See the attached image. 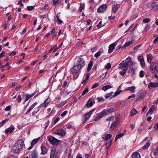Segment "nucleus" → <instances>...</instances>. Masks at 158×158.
Returning a JSON list of instances; mask_svg holds the SVG:
<instances>
[{"instance_id":"50","label":"nucleus","mask_w":158,"mask_h":158,"mask_svg":"<svg viewBox=\"0 0 158 158\" xmlns=\"http://www.w3.org/2000/svg\"><path fill=\"white\" fill-rule=\"evenodd\" d=\"M11 107L10 106H7L5 109V110L6 111H9Z\"/></svg>"},{"instance_id":"31","label":"nucleus","mask_w":158,"mask_h":158,"mask_svg":"<svg viewBox=\"0 0 158 158\" xmlns=\"http://www.w3.org/2000/svg\"><path fill=\"white\" fill-rule=\"evenodd\" d=\"M40 139V137H39L35 139H33L31 142V144H32V145H34L35 144L38 142V141Z\"/></svg>"},{"instance_id":"60","label":"nucleus","mask_w":158,"mask_h":158,"mask_svg":"<svg viewBox=\"0 0 158 158\" xmlns=\"http://www.w3.org/2000/svg\"><path fill=\"white\" fill-rule=\"evenodd\" d=\"M16 54V52L13 51L10 53V56L15 55Z\"/></svg>"},{"instance_id":"7","label":"nucleus","mask_w":158,"mask_h":158,"mask_svg":"<svg viewBox=\"0 0 158 158\" xmlns=\"http://www.w3.org/2000/svg\"><path fill=\"white\" fill-rule=\"evenodd\" d=\"M111 137L112 135L110 134H107L106 136L105 140L106 141V148H109L111 144L112 140H111Z\"/></svg>"},{"instance_id":"33","label":"nucleus","mask_w":158,"mask_h":158,"mask_svg":"<svg viewBox=\"0 0 158 158\" xmlns=\"http://www.w3.org/2000/svg\"><path fill=\"white\" fill-rule=\"evenodd\" d=\"M123 133H119L115 137V140H117L118 139L122 137L124 135Z\"/></svg>"},{"instance_id":"54","label":"nucleus","mask_w":158,"mask_h":158,"mask_svg":"<svg viewBox=\"0 0 158 158\" xmlns=\"http://www.w3.org/2000/svg\"><path fill=\"white\" fill-rule=\"evenodd\" d=\"M154 128L158 130V122L156 123L154 126Z\"/></svg>"},{"instance_id":"8","label":"nucleus","mask_w":158,"mask_h":158,"mask_svg":"<svg viewBox=\"0 0 158 158\" xmlns=\"http://www.w3.org/2000/svg\"><path fill=\"white\" fill-rule=\"evenodd\" d=\"M56 152V149L55 148H52L51 149L50 156V158H58L59 155L57 153L55 154Z\"/></svg>"},{"instance_id":"42","label":"nucleus","mask_w":158,"mask_h":158,"mask_svg":"<svg viewBox=\"0 0 158 158\" xmlns=\"http://www.w3.org/2000/svg\"><path fill=\"white\" fill-rule=\"evenodd\" d=\"M152 8L154 10H158V5H152Z\"/></svg>"},{"instance_id":"34","label":"nucleus","mask_w":158,"mask_h":158,"mask_svg":"<svg viewBox=\"0 0 158 158\" xmlns=\"http://www.w3.org/2000/svg\"><path fill=\"white\" fill-rule=\"evenodd\" d=\"M103 52L102 51L99 50L98 52H97L96 53H95L94 55L95 57H98L99 56L101 55L102 53Z\"/></svg>"},{"instance_id":"19","label":"nucleus","mask_w":158,"mask_h":158,"mask_svg":"<svg viewBox=\"0 0 158 158\" xmlns=\"http://www.w3.org/2000/svg\"><path fill=\"white\" fill-rule=\"evenodd\" d=\"M157 87H158V83L150 82L148 85V87L150 89H152L153 88Z\"/></svg>"},{"instance_id":"48","label":"nucleus","mask_w":158,"mask_h":158,"mask_svg":"<svg viewBox=\"0 0 158 158\" xmlns=\"http://www.w3.org/2000/svg\"><path fill=\"white\" fill-rule=\"evenodd\" d=\"M145 74L144 72L143 71H141L140 72L139 76L140 77H143Z\"/></svg>"},{"instance_id":"41","label":"nucleus","mask_w":158,"mask_h":158,"mask_svg":"<svg viewBox=\"0 0 158 158\" xmlns=\"http://www.w3.org/2000/svg\"><path fill=\"white\" fill-rule=\"evenodd\" d=\"M105 23L103 24H102V22L101 21L97 25V27L98 28H100L104 26L105 25Z\"/></svg>"},{"instance_id":"58","label":"nucleus","mask_w":158,"mask_h":158,"mask_svg":"<svg viewBox=\"0 0 158 158\" xmlns=\"http://www.w3.org/2000/svg\"><path fill=\"white\" fill-rule=\"evenodd\" d=\"M109 19H110L113 20L115 19V16H112L111 15L110 16H109Z\"/></svg>"},{"instance_id":"23","label":"nucleus","mask_w":158,"mask_h":158,"mask_svg":"<svg viewBox=\"0 0 158 158\" xmlns=\"http://www.w3.org/2000/svg\"><path fill=\"white\" fill-rule=\"evenodd\" d=\"M132 156L133 158H140V155L138 152H135L132 154Z\"/></svg>"},{"instance_id":"17","label":"nucleus","mask_w":158,"mask_h":158,"mask_svg":"<svg viewBox=\"0 0 158 158\" xmlns=\"http://www.w3.org/2000/svg\"><path fill=\"white\" fill-rule=\"evenodd\" d=\"M118 120V118H116L115 121L111 124L110 127V129L111 131H113L117 126Z\"/></svg>"},{"instance_id":"12","label":"nucleus","mask_w":158,"mask_h":158,"mask_svg":"<svg viewBox=\"0 0 158 158\" xmlns=\"http://www.w3.org/2000/svg\"><path fill=\"white\" fill-rule=\"evenodd\" d=\"M146 94V91L145 90H141L139 92V97L140 98H144Z\"/></svg>"},{"instance_id":"14","label":"nucleus","mask_w":158,"mask_h":158,"mask_svg":"<svg viewBox=\"0 0 158 158\" xmlns=\"http://www.w3.org/2000/svg\"><path fill=\"white\" fill-rule=\"evenodd\" d=\"M15 128L14 126H11L5 130V133L6 134L11 133L14 131Z\"/></svg>"},{"instance_id":"6","label":"nucleus","mask_w":158,"mask_h":158,"mask_svg":"<svg viewBox=\"0 0 158 158\" xmlns=\"http://www.w3.org/2000/svg\"><path fill=\"white\" fill-rule=\"evenodd\" d=\"M48 140L49 143L52 145H57L59 144L60 141L52 136H48Z\"/></svg>"},{"instance_id":"24","label":"nucleus","mask_w":158,"mask_h":158,"mask_svg":"<svg viewBox=\"0 0 158 158\" xmlns=\"http://www.w3.org/2000/svg\"><path fill=\"white\" fill-rule=\"evenodd\" d=\"M41 154L42 155H44L47 153V149L44 146H41Z\"/></svg>"},{"instance_id":"4","label":"nucleus","mask_w":158,"mask_h":158,"mask_svg":"<svg viewBox=\"0 0 158 158\" xmlns=\"http://www.w3.org/2000/svg\"><path fill=\"white\" fill-rule=\"evenodd\" d=\"M51 100L49 98H48L44 102L41 104L36 109V110H34L32 112V114L35 115V114L40 110L41 107L45 108L50 103Z\"/></svg>"},{"instance_id":"35","label":"nucleus","mask_w":158,"mask_h":158,"mask_svg":"<svg viewBox=\"0 0 158 158\" xmlns=\"http://www.w3.org/2000/svg\"><path fill=\"white\" fill-rule=\"evenodd\" d=\"M32 158H36L38 156L37 153L36 151H35L32 153Z\"/></svg>"},{"instance_id":"10","label":"nucleus","mask_w":158,"mask_h":158,"mask_svg":"<svg viewBox=\"0 0 158 158\" xmlns=\"http://www.w3.org/2000/svg\"><path fill=\"white\" fill-rule=\"evenodd\" d=\"M81 68L79 66L76 65L71 69L72 72L73 73H78Z\"/></svg>"},{"instance_id":"57","label":"nucleus","mask_w":158,"mask_h":158,"mask_svg":"<svg viewBox=\"0 0 158 158\" xmlns=\"http://www.w3.org/2000/svg\"><path fill=\"white\" fill-rule=\"evenodd\" d=\"M135 94H133L131 96H129L128 97V98L130 99L132 97H135Z\"/></svg>"},{"instance_id":"53","label":"nucleus","mask_w":158,"mask_h":158,"mask_svg":"<svg viewBox=\"0 0 158 158\" xmlns=\"http://www.w3.org/2000/svg\"><path fill=\"white\" fill-rule=\"evenodd\" d=\"M18 99L19 102L20 103L21 102V101L22 100V98L21 97V95H19L18 96Z\"/></svg>"},{"instance_id":"43","label":"nucleus","mask_w":158,"mask_h":158,"mask_svg":"<svg viewBox=\"0 0 158 158\" xmlns=\"http://www.w3.org/2000/svg\"><path fill=\"white\" fill-rule=\"evenodd\" d=\"M89 91L88 89V88H86L83 92L82 93V95L83 96L85 95L86 93H87Z\"/></svg>"},{"instance_id":"25","label":"nucleus","mask_w":158,"mask_h":158,"mask_svg":"<svg viewBox=\"0 0 158 158\" xmlns=\"http://www.w3.org/2000/svg\"><path fill=\"white\" fill-rule=\"evenodd\" d=\"M147 60L149 63H150L152 62V60L153 58V57L152 54H149L147 55Z\"/></svg>"},{"instance_id":"16","label":"nucleus","mask_w":158,"mask_h":158,"mask_svg":"<svg viewBox=\"0 0 158 158\" xmlns=\"http://www.w3.org/2000/svg\"><path fill=\"white\" fill-rule=\"evenodd\" d=\"M55 134L62 136H64L66 134V133L63 129H60L57 130L55 132Z\"/></svg>"},{"instance_id":"15","label":"nucleus","mask_w":158,"mask_h":158,"mask_svg":"<svg viewBox=\"0 0 158 158\" xmlns=\"http://www.w3.org/2000/svg\"><path fill=\"white\" fill-rule=\"evenodd\" d=\"M77 64H76V65L79 66L81 68L85 65V61L83 59L81 58H80L79 59Z\"/></svg>"},{"instance_id":"11","label":"nucleus","mask_w":158,"mask_h":158,"mask_svg":"<svg viewBox=\"0 0 158 158\" xmlns=\"http://www.w3.org/2000/svg\"><path fill=\"white\" fill-rule=\"evenodd\" d=\"M95 109H92L89 112L85 114V120L84 121V123H85L90 118L92 112Z\"/></svg>"},{"instance_id":"3","label":"nucleus","mask_w":158,"mask_h":158,"mask_svg":"<svg viewBox=\"0 0 158 158\" xmlns=\"http://www.w3.org/2000/svg\"><path fill=\"white\" fill-rule=\"evenodd\" d=\"M114 110V108H111L109 109L103 110L102 112L97 115L96 117L95 118L94 120L97 121L99 119L102 118L104 116L108 114Z\"/></svg>"},{"instance_id":"47","label":"nucleus","mask_w":158,"mask_h":158,"mask_svg":"<svg viewBox=\"0 0 158 158\" xmlns=\"http://www.w3.org/2000/svg\"><path fill=\"white\" fill-rule=\"evenodd\" d=\"M56 18L57 19V20L58 21V23L59 24H60L63 23V21L59 19L58 16H56Z\"/></svg>"},{"instance_id":"56","label":"nucleus","mask_w":158,"mask_h":158,"mask_svg":"<svg viewBox=\"0 0 158 158\" xmlns=\"http://www.w3.org/2000/svg\"><path fill=\"white\" fill-rule=\"evenodd\" d=\"M59 0H53V2L54 5L56 4L58 2Z\"/></svg>"},{"instance_id":"2","label":"nucleus","mask_w":158,"mask_h":158,"mask_svg":"<svg viewBox=\"0 0 158 158\" xmlns=\"http://www.w3.org/2000/svg\"><path fill=\"white\" fill-rule=\"evenodd\" d=\"M23 145V143L22 140L20 139L17 141L13 146L12 151L15 153H17Z\"/></svg>"},{"instance_id":"39","label":"nucleus","mask_w":158,"mask_h":158,"mask_svg":"<svg viewBox=\"0 0 158 158\" xmlns=\"http://www.w3.org/2000/svg\"><path fill=\"white\" fill-rule=\"evenodd\" d=\"M111 67V65L109 63H107L105 66L106 69H109Z\"/></svg>"},{"instance_id":"13","label":"nucleus","mask_w":158,"mask_h":158,"mask_svg":"<svg viewBox=\"0 0 158 158\" xmlns=\"http://www.w3.org/2000/svg\"><path fill=\"white\" fill-rule=\"evenodd\" d=\"M95 102L94 100L91 98L89 99L87 101L85 105L88 108L91 107Z\"/></svg>"},{"instance_id":"5","label":"nucleus","mask_w":158,"mask_h":158,"mask_svg":"<svg viewBox=\"0 0 158 158\" xmlns=\"http://www.w3.org/2000/svg\"><path fill=\"white\" fill-rule=\"evenodd\" d=\"M149 69L152 73H158V63L153 62L150 64Z\"/></svg>"},{"instance_id":"28","label":"nucleus","mask_w":158,"mask_h":158,"mask_svg":"<svg viewBox=\"0 0 158 158\" xmlns=\"http://www.w3.org/2000/svg\"><path fill=\"white\" fill-rule=\"evenodd\" d=\"M151 144V142L150 141H148L147 143L145 144L143 146V149H146L148 148V147Z\"/></svg>"},{"instance_id":"36","label":"nucleus","mask_w":158,"mask_h":158,"mask_svg":"<svg viewBox=\"0 0 158 158\" xmlns=\"http://www.w3.org/2000/svg\"><path fill=\"white\" fill-rule=\"evenodd\" d=\"M80 6L79 8V10L80 12H81L82 10L84 8L85 6L83 4L81 3L80 4Z\"/></svg>"},{"instance_id":"46","label":"nucleus","mask_w":158,"mask_h":158,"mask_svg":"<svg viewBox=\"0 0 158 158\" xmlns=\"http://www.w3.org/2000/svg\"><path fill=\"white\" fill-rule=\"evenodd\" d=\"M99 84L98 83H96L94 84L92 87V89H94L99 85Z\"/></svg>"},{"instance_id":"27","label":"nucleus","mask_w":158,"mask_h":158,"mask_svg":"<svg viewBox=\"0 0 158 158\" xmlns=\"http://www.w3.org/2000/svg\"><path fill=\"white\" fill-rule=\"evenodd\" d=\"M35 94L34 93H33L31 94H27L26 95V98L25 101H27L29 100L31 98L33 97Z\"/></svg>"},{"instance_id":"21","label":"nucleus","mask_w":158,"mask_h":158,"mask_svg":"<svg viewBox=\"0 0 158 158\" xmlns=\"http://www.w3.org/2000/svg\"><path fill=\"white\" fill-rule=\"evenodd\" d=\"M115 47V45L114 43H112L110 45L109 47L108 52L109 53L112 52Z\"/></svg>"},{"instance_id":"49","label":"nucleus","mask_w":158,"mask_h":158,"mask_svg":"<svg viewBox=\"0 0 158 158\" xmlns=\"http://www.w3.org/2000/svg\"><path fill=\"white\" fill-rule=\"evenodd\" d=\"M5 54V52L4 51H2L0 54V59L2 57L4 56Z\"/></svg>"},{"instance_id":"40","label":"nucleus","mask_w":158,"mask_h":158,"mask_svg":"<svg viewBox=\"0 0 158 158\" xmlns=\"http://www.w3.org/2000/svg\"><path fill=\"white\" fill-rule=\"evenodd\" d=\"M35 7V6H28L27 7V10H31L33 9H34Z\"/></svg>"},{"instance_id":"26","label":"nucleus","mask_w":158,"mask_h":158,"mask_svg":"<svg viewBox=\"0 0 158 158\" xmlns=\"http://www.w3.org/2000/svg\"><path fill=\"white\" fill-rule=\"evenodd\" d=\"M138 111L135 109H132L130 111V114L131 116H133L136 114Z\"/></svg>"},{"instance_id":"32","label":"nucleus","mask_w":158,"mask_h":158,"mask_svg":"<svg viewBox=\"0 0 158 158\" xmlns=\"http://www.w3.org/2000/svg\"><path fill=\"white\" fill-rule=\"evenodd\" d=\"M93 66V62L92 61H91L88 64L87 70L88 71H89L91 69L92 67Z\"/></svg>"},{"instance_id":"51","label":"nucleus","mask_w":158,"mask_h":158,"mask_svg":"<svg viewBox=\"0 0 158 158\" xmlns=\"http://www.w3.org/2000/svg\"><path fill=\"white\" fill-rule=\"evenodd\" d=\"M67 112H68L67 111H64L61 114V116L62 117L64 116L66 114Z\"/></svg>"},{"instance_id":"22","label":"nucleus","mask_w":158,"mask_h":158,"mask_svg":"<svg viewBox=\"0 0 158 158\" xmlns=\"http://www.w3.org/2000/svg\"><path fill=\"white\" fill-rule=\"evenodd\" d=\"M135 86H133L131 87H127L126 89V90L130 91L131 93H134L135 92Z\"/></svg>"},{"instance_id":"20","label":"nucleus","mask_w":158,"mask_h":158,"mask_svg":"<svg viewBox=\"0 0 158 158\" xmlns=\"http://www.w3.org/2000/svg\"><path fill=\"white\" fill-rule=\"evenodd\" d=\"M107 7L106 5H101L98 9V11L99 12H103L105 10Z\"/></svg>"},{"instance_id":"64","label":"nucleus","mask_w":158,"mask_h":158,"mask_svg":"<svg viewBox=\"0 0 158 158\" xmlns=\"http://www.w3.org/2000/svg\"><path fill=\"white\" fill-rule=\"evenodd\" d=\"M60 120L59 118H56L55 121V123L56 124L57 122H58Z\"/></svg>"},{"instance_id":"55","label":"nucleus","mask_w":158,"mask_h":158,"mask_svg":"<svg viewBox=\"0 0 158 158\" xmlns=\"http://www.w3.org/2000/svg\"><path fill=\"white\" fill-rule=\"evenodd\" d=\"M158 42V37H156L154 40V43L155 44H156Z\"/></svg>"},{"instance_id":"9","label":"nucleus","mask_w":158,"mask_h":158,"mask_svg":"<svg viewBox=\"0 0 158 158\" xmlns=\"http://www.w3.org/2000/svg\"><path fill=\"white\" fill-rule=\"evenodd\" d=\"M138 59L140 62V64L142 68H144L145 66V63L143 56H139L138 57Z\"/></svg>"},{"instance_id":"62","label":"nucleus","mask_w":158,"mask_h":158,"mask_svg":"<svg viewBox=\"0 0 158 158\" xmlns=\"http://www.w3.org/2000/svg\"><path fill=\"white\" fill-rule=\"evenodd\" d=\"M110 95H109V94H106V95H105V98H107L109 97H110Z\"/></svg>"},{"instance_id":"63","label":"nucleus","mask_w":158,"mask_h":158,"mask_svg":"<svg viewBox=\"0 0 158 158\" xmlns=\"http://www.w3.org/2000/svg\"><path fill=\"white\" fill-rule=\"evenodd\" d=\"M21 86L20 85H17L16 88V89L17 91H18L19 89L20 88Z\"/></svg>"},{"instance_id":"59","label":"nucleus","mask_w":158,"mask_h":158,"mask_svg":"<svg viewBox=\"0 0 158 158\" xmlns=\"http://www.w3.org/2000/svg\"><path fill=\"white\" fill-rule=\"evenodd\" d=\"M90 76V74L89 73H88L87 74L86 77V80H88V79L89 78Z\"/></svg>"},{"instance_id":"1","label":"nucleus","mask_w":158,"mask_h":158,"mask_svg":"<svg viewBox=\"0 0 158 158\" xmlns=\"http://www.w3.org/2000/svg\"><path fill=\"white\" fill-rule=\"evenodd\" d=\"M134 64L131 61V58L129 56L126 59L125 61L123 60L119 64V69L122 70V71L120 72L119 73L122 75H124L128 69V66L133 64Z\"/></svg>"},{"instance_id":"29","label":"nucleus","mask_w":158,"mask_h":158,"mask_svg":"<svg viewBox=\"0 0 158 158\" xmlns=\"http://www.w3.org/2000/svg\"><path fill=\"white\" fill-rule=\"evenodd\" d=\"M155 108V107L154 106H152V107L150 109L149 111H148L147 114L148 115L149 114H151L152 113L153 110H154V109Z\"/></svg>"},{"instance_id":"44","label":"nucleus","mask_w":158,"mask_h":158,"mask_svg":"<svg viewBox=\"0 0 158 158\" xmlns=\"http://www.w3.org/2000/svg\"><path fill=\"white\" fill-rule=\"evenodd\" d=\"M133 43V42L132 41L126 43L124 45V47H127L130 45V44H132Z\"/></svg>"},{"instance_id":"30","label":"nucleus","mask_w":158,"mask_h":158,"mask_svg":"<svg viewBox=\"0 0 158 158\" xmlns=\"http://www.w3.org/2000/svg\"><path fill=\"white\" fill-rule=\"evenodd\" d=\"M112 88V86L110 85H108L104 86L102 88V89L104 91H106L108 89H110Z\"/></svg>"},{"instance_id":"38","label":"nucleus","mask_w":158,"mask_h":158,"mask_svg":"<svg viewBox=\"0 0 158 158\" xmlns=\"http://www.w3.org/2000/svg\"><path fill=\"white\" fill-rule=\"evenodd\" d=\"M122 92V90H118L115 92L113 96L115 97L119 95Z\"/></svg>"},{"instance_id":"52","label":"nucleus","mask_w":158,"mask_h":158,"mask_svg":"<svg viewBox=\"0 0 158 158\" xmlns=\"http://www.w3.org/2000/svg\"><path fill=\"white\" fill-rule=\"evenodd\" d=\"M97 46H96L95 47L92 48H91V50L92 52H94L97 49Z\"/></svg>"},{"instance_id":"61","label":"nucleus","mask_w":158,"mask_h":158,"mask_svg":"<svg viewBox=\"0 0 158 158\" xmlns=\"http://www.w3.org/2000/svg\"><path fill=\"white\" fill-rule=\"evenodd\" d=\"M66 127L67 128H73V127L71 125H68Z\"/></svg>"},{"instance_id":"45","label":"nucleus","mask_w":158,"mask_h":158,"mask_svg":"<svg viewBox=\"0 0 158 158\" xmlns=\"http://www.w3.org/2000/svg\"><path fill=\"white\" fill-rule=\"evenodd\" d=\"M150 21V19L149 18H145L143 20V22L144 23H148Z\"/></svg>"},{"instance_id":"37","label":"nucleus","mask_w":158,"mask_h":158,"mask_svg":"<svg viewBox=\"0 0 158 158\" xmlns=\"http://www.w3.org/2000/svg\"><path fill=\"white\" fill-rule=\"evenodd\" d=\"M114 117L113 116H111L108 117L106 119V120L107 121H113L114 119Z\"/></svg>"},{"instance_id":"18","label":"nucleus","mask_w":158,"mask_h":158,"mask_svg":"<svg viewBox=\"0 0 158 158\" xmlns=\"http://www.w3.org/2000/svg\"><path fill=\"white\" fill-rule=\"evenodd\" d=\"M120 5L118 4H114L112 6V10L113 12L116 13L118 9L120 7Z\"/></svg>"}]
</instances>
